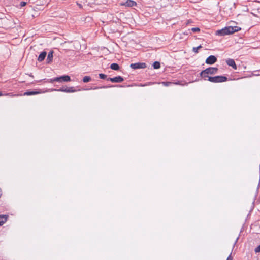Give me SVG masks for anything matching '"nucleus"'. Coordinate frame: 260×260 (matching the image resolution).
I'll return each instance as SVG.
<instances>
[{"mask_svg": "<svg viewBox=\"0 0 260 260\" xmlns=\"http://www.w3.org/2000/svg\"><path fill=\"white\" fill-rule=\"evenodd\" d=\"M240 28L237 26H229L216 31V35L219 36H224L233 34L238 31Z\"/></svg>", "mask_w": 260, "mask_h": 260, "instance_id": "1", "label": "nucleus"}, {"mask_svg": "<svg viewBox=\"0 0 260 260\" xmlns=\"http://www.w3.org/2000/svg\"><path fill=\"white\" fill-rule=\"evenodd\" d=\"M218 69L217 68L209 67L206 69L202 71L200 75L204 79L207 80L206 78L210 77L208 76V74H215L217 73Z\"/></svg>", "mask_w": 260, "mask_h": 260, "instance_id": "2", "label": "nucleus"}, {"mask_svg": "<svg viewBox=\"0 0 260 260\" xmlns=\"http://www.w3.org/2000/svg\"><path fill=\"white\" fill-rule=\"evenodd\" d=\"M208 80L213 83L223 82L227 80V78L225 76H217L215 77H210L208 78Z\"/></svg>", "mask_w": 260, "mask_h": 260, "instance_id": "3", "label": "nucleus"}, {"mask_svg": "<svg viewBox=\"0 0 260 260\" xmlns=\"http://www.w3.org/2000/svg\"><path fill=\"white\" fill-rule=\"evenodd\" d=\"M130 67L133 69H144L146 67V64L145 63L138 62L131 64Z\"/></svg>", "mask_w": 260, "mask_h": 260, "instance_id": "4", "label": "nucleus"}, {"mask_svg": "<svg viewBox=\"0 0 260 260\" xmlns=\"http://www.w3.org/2000/svg\"><path fill=\"white\" fill-rule=\"evenodd\" d=\"M120 6H124L128 7L136 6L137 3L133 0H126L125 2L120 3Z\"/></svg>", "mask_w": 260, "mask_h": 260, "instance_id": "5", "label": "nucleus"}, {"mask_svg": "<svg viewBox=\"0 0 260 260\" xmlns=\"http://www.w3.org/2000/svg\"><path fill=\"white\" fill-rule=\"evenodd\" d=\"M62 80L64 82H69L71 81V78L68 75H64L59 77H56L54 78L52 81L61 82Z\"/></svg>", "mask_w": 260, "mask_h": 260, "instance_id": "6", "label": "nucleus"}, {"mask_svg": "<svg viewBox=\"0 0 260 260\" xmlns=\"http://www.w3.org/2000/svg\"><path fill=\"white\" fill-rule=\"evenodd\" d=\"M58 91L63 92L66 93H73L76 91L75 89H74L73 87H62L57 90Z\"/></svg>", "mask_w": 260, "mask_h": 260, "instance_id": "7", "label": "nucleus"}, {"mask_svg": "<svg viewBox=\"0 0 260 260\" xmlns=\"http://www.w3.org/2000/svg\"><path fill=\"white\" fill-rule=\"evenodd\" d=\"M216 61L217 58L215 56L210 55L206 59L205 62L208 64H213Z\"/></svg>", "mask_w": 260, "mask_h": 260, "instance_id": "8", "label": "nucleus"}, {"mask_svg": "<svg viewBox=\"0 0 260 260\" xmlns=\"http://www.w3.org/2000/svg\"><path fill=\"white\" fill-rule=\"evenodd\" d=\"M108 80L112 82L120 83L122 82L124 79L121 76H117L114 78H109L108 79Z\"/></svg>", "mask_w": 260, "mask_h": 260, "instance_id": "9", "label": "nucleus"}, {"mask_svg": "<svg viewBox=\"0 0 260 260\" xmlns=\"http://www.w3.org/2000/svg\"><path fill=\"white\" fill-rule=\"evenodd\" d=\"M226 62L229 66L232 67L233 69L235 70L237 69V66L234 59H228V60H226Z\"/></svg>", "mask_w": 260, "mask_h": 260, "instance_id": "10", "label": "nucleus"}, {"mask_svg": "<svg viewBox=\"0 0 260 260\" xmlns=\"http://www.w3.org/2000/svg\"><path fill=\"white\" fill-rule=\"evenodd\" d=\"M8 216L6 215H0V224L1 225H2L4 223H5L7 219H8Z\"/></svg>", "mask_w": 260, "mask_h": 260, "instance_id": "11", "label": "nucleus"}, {"mask_svg": "<svg viewBox=\"0 0 260 260\" xmlns=\"http://www.w3.org/2000/svg\"><path fill=\"white\" fill-rule=\"evenodd\" d=\"M46 56V52L45 51H43L41 53V54L39 55L38 60L39 61L41 62L45 58Z\"/></svg>", "mask_w": 260, "mask_h": 260, "instance_id": "12", "label": "nucleus"}, {"mask_svg": "<svg viewBox=\"0 0 260 260\" xmlns=\"http://www.w3.org/2000/svg\"><path fill=\"white\" fill-rule=\"evenodd\" d=\"M53 59V51H50L49 52L47 58V63H50L52 62Z\"/></svg>", "mask_w": 260, "mask_h": 260, "instance_id": "13", "label": "nucleus"}, {"mask_svg": "<svg viewBox=\"0 0 260 260\" xmlns=\"http://www.w3.org/2000/svg\"><path fill=\"white\" fill-rule=\"evenodd\" d=\"M40 92L38 91H27L24 93V95H32L39 94Z\"/></svg>", "mask_w": 260, "mask_h": 260, "instance_id": "14", "label": "nucleus"}, {"mask_svg": "<svg viewBox=\"0 0 260 260\" xmlns=\"http://www.w3.org/2000/svg\"><path fill=\"white\" fill-rule=\"evenodd\" d=\"M110 68L113 70H118L119 66L117 63H114L111 64Z\"/></svg>", "mask_w": 260, "mask_h": 260, "instance_id": "15", "label": "nucleus"}, {"mask_svg": "<svg viewBox=\"0 0 260 260\" xmlns=\"http://www.w3.org/2000/svg\"><path fill=\"white\" fill-rule=\"evenodd\" d=\"M91 79L89 76H86L84 77V78H83V81L84 83H87L89 82L91 80Z\"/></svg>", "mask_w": 260, "mask_h": 260, "instance_id": "16", "label": "nucleus"}, {"mask_svg": "<svg viewBox=\"0 0 260 260\" xmlns=\"http://www.w3.org/2000/svg\"><path fill=\"white\" fill-rule=\"evenodd\" d=\"M153 66L154 69H159L160 67V63L157 61H155L153 63Z\"/></svg>", "mask_w": 260, "mask_h": 260, "instance_id": "17", "label": "nucleus"}, {"mask_svg": "<svg viewBox=\"0 0 260 260\" xmlns=\"http://www.w3.org/2000/svg\"><path fill=\"white\" fill-rule=\"evenodd\" d=\"M202 47V46L200 45L197 47H193L192 50L194 53H197L198 52V50L201 48Z\"/></svg>", "mask_w": 260, "mask_h": 260, "instance_id": "18", "label": "nucleus"}, {"mask_svg": "<svg viewBox=\"0 0 260 260\" xmlns=\"http://www.w3.org/2000/svg\"><path fill=\"white\" fill-rule=\"evenodd\" d=\"M191 30L194 32H199L200 31V29L198 27H193L192 28H191Z\"/></svg>", "mask_w": 260, "mask_h": 260, "instance_id": "19", "label": "nucleus"}, {"mask_svg": "<svg viewBox=\"0 0 260 260\" xmlns=\"http://www.w3.org/2000/svg\"><path fill=\"white\" fill-rule=\"evenodd\" d=\"M99 77L101 79H105L107 77V75H106L104 74H100Z\"/></svg>", "mask_w": 260, "mask_h": 260, "instance_id": "20", "label": "nucleus"}, {"mask_svg": "<svg viewBox=\"0 0 260 260\" xmlns=\"http://www.w3.org/2000/svg\"><path fill=\"white\" fill-rule=\"evenodd\" d=\"M162 84L164 85V86H169L170 84H172L171 82H162Z\"/></svg>", "mask_w": 260, "mask_h": 260, "instance_id": "21", "label": "nucleus"}, {"mask_svg": "<svg viewBox=\"0 0 260 260\" xmlns=\"http://www.w3.org/2000/svg\"><path fill=\"white\" fill-rule=\"evenodd\" d=\"M254 251L256 253L260 252V245L255 248Z\"/></svg>", "mask_w": 260, "mask_h": 260, "instance_id": "22", "label": "nucleus"}, {"mask_svg": "<svg viewBox=\"0 0 260 260\" xmlns=\"http://www.w3.org/2000/svg\"><path fill=\"white\" fill-rule=\"evenodd\" d=\"M26 5V2H21L20 3V6H21V7H24V6H25Z\"/></svg>", "mask_w": 260, "mask_h": 260, "instance_id": "23", "label": "nucleus"}, {"mask_svg": "<svg viewBox=\"0 0 260 260\" xmlns=\"http://www.w3.org/2000/svg\"><path fill=\"white\" fill-rule=\"evenodd\" d=\"M232 259H233V258H232V256H231V255H230V256L228 257V258H227V259H226V260H232Z\"/></svg>", "mask_w": 260, "mask_h": 260, "instance_id": "24", "label": "nucleus"}, {"mask_svg": "<svg viewBox=\"0 0 260 260\" xmlns=\"http://www.w3.org/2000/svg\"><path fill=\"white\" fill-rule=\"evenodd\" d=\"M99 88H100V87H94L93 89H99Z\"/></svg>", "mask_w": 260, "mask_h": 260, "instance_id": "25", "label": "nucleus"}, {"mask_svg": "<svg viewBox=\"0 0 260 260\" xmlns=\"http://www.w3.org/2000/svg\"><path fill=\"white\" fill-rule=\"evenodd\" d=\"M2 95H3V94L2 93V92H0V96H2Z\"/></svg>", "mask_w": 260, "mask_h": 260, "instance_id": "26", "label": "nucleus"}, {"mask_svg": "<svg viewBox=\"0 0 260 260\" xmlns=\"http://www.w3.org/2000/svg\"><path fill=\"white\" fill-rule=\"evenodd\" d=\"M79 6L80 7H81V5L80 4H79Z\"/></svg>", "mask_w": 260, "mask_h": 260, "instance_id": "27", "label": "nucleus"}]
</instances>
